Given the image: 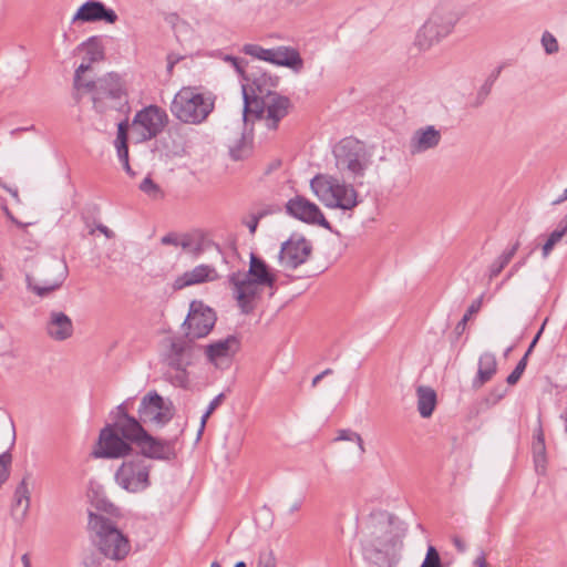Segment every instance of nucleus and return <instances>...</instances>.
<instances>
[{
	"instance_id": "nucleus-12",
	"label": "nucleus",
	"mask_w": 567,
	"mask_h": 567,
	"mask_svg": "<svg viewBox=\"0 0 567 567\" xmlns=\"http://www.w3.org/2000/svg\"><path fill=\"white\" fill-rule=\"evenodd\" d=\"M168 121L166 111L158 105L151 104L140 110L132 121L134 130H141L137 142H147L158 136Z\"/></svg>"
},
{
	"instance_id": "nucleus-60",
	"label": "nucleus",
	"mask_w": 567,
	"mask_h": 567,
	"mask_svg": "<svg viewBox=\"0 0 567 567\" xmlns=\"http://www.w3.org/2000/svg\"><path fill=\"white\" fill-rule=\"evenodd\" d=\"M266 71H262L260 68H254L250 72L246 71V79H241L245 83L248 85V89H250L251 85V79L250 76L259 75L260 73H265Z\"/></svg>"
},
{
	"instance_id": "nucleus-27",
	"label": "nucleus",
	"mask_w": 567,
	"mask_h": 567,
	"mask_svg": "<svg viewBox=\"0 0 567 567\" xmlns=\"http://www.w3.org/2000/svg\"><path fill=\"white\" fill-rule=\"evenodd\" d=\"M533 460L535 470L538 474H545L547 456H546V444H545V435L542 427V424L534 431L533 437Z\"/></svg>"
},
{
	"instance_id": "nucleus-62",
	"label": "nucleus",
	"mask_w": 567,
	"mask_h": 567,
	"mask_svg": "<svg viewBox=\"0 0 567 567\" xmlns=\"http://www.w3.org/2000/svg\"><path fill=\"white\" fill-rule=\"evenodd\" d=\"M210 413H208L207 411L204 412V414L202 415L200 417V426H199V430H198V433H197V440L200 439L204 430H205V426H206V423H207V420L210 417Z\"/></svg>"
},
{
	"instance_id": "nucleus-51",
	"label": "nucleus",
	"mask_w": 567,
	"mask_h": 567,
	"mask_svg": "<svg viewBox=\"0 0 567 567\" xmlns=\"http://www.w3.org/2000/svg\"><path fill=\"white\" fill-rule=\"evenodd\" d=\"M92 63L93 62H90V61H87V63H81L78 66V69L75 70V73H74V87L75 89L80 90L82 74L91 69Z\"/></svg>"
},
{
	"instance_id": "nucleus-23",
	"label": "nucleus",
	"mask_w": 567,
	"mask_h": 567,
	"mask_svg": "<svg viewBox=\"0 0 567 567\" xmlns=\"http://www.w3.org/2000/svg\"><path fill=\"white\" fill-rule=\"evenodd\" d=\"M272 52L275 59L270 60L271 64L289 68L296 73H299L302 70L303 60L297 49L280 45L272 48Z\"/></svg>"
},
{
	"instance_id": "nucleus-44",
	"label": "nucleus",
	"mask_w": 567,
	"mask_h": 567,
	"mask_svg": "<svg viewBox=\"0 0 567 567\" xmlns=\"http://www.w3.org/2000/svg\"><path fill=\"white\" fill-rule=\"evenodd\" d=\"M507 393V388L504 384L495 385L486 396L488 405L497 404Z\"/></svg>"
},
{
	"instance_id": "nucleus-42",
	"label": "nucleus",
	"mask_w": 567,
	"mask_h": 567,
	"mask_svg": "<svg viewBox=\"0 0 567 567\" xmlns=\"http://www.w3.org/2000/svg\"><path fill=\"white\" fill-rule=\"evenodd\" d=\"M337 440L357 442V444L360 449V452L364 453V451H365L361 435L350 429L340 430Z\"/></svg>"
},
{
	"instance_id": "nucleus-36",
	"label": "nucleus",
	"mask_w": 567,
	"mask_h": 567,
	"mask_svg": "<svg viewBox=\"0 0 567 567\" xmlns=\"http://www.w3.org/2000/svg\"><path fill=\"white\" fill-rule=\"evenodd\" d=\"M241 52L268 63L275 59L272 49H265L259 44L247 43L243 47Z\"/></svg>"
},
{
	"instance_id": "nucleus-58",
	"label": "nucleus",
	"mask_w": 567,
	"mask_h": 567,
	"mask_svg": "<svg viewBox=\"0 0 567 567\" xmlns=\"http://www.w3.org/2000/svg\"><path fill=\"white\" fill-rule=\"evenodd\" d=\"M260 221V218L256 215V214H252L250 216V219L248 221H246V226L248 227L249 229V233L250 235H255L256 230H257V227H258V224Z\"/></svg>"
},
{
	"instance_id": "nucleus-46",
	"label": "nucleus",
	"mask_w": 567,
	"mask_h": 567,
	"mask_svg": "<svg viewBox=\"0 0 567 567\" xmlns=\"http://www.w3.org/2000/svg\"><path fill=\"white\" fill-rule=\"evenodd\" d=\"M124 117L117 123V133L115 141H128L130 113H121Z\"/></svg>"
},
{
	"instance_id": "nucleus-54",
	"label": "nucleus",
	"mask_w": 567,
	"mask_h": 567,
	"mask_svg": "<svg viewBox=\"0 0 567 567\" xmlns=\"http://www.w3.org/2000/svg\"><path fill=\"white\" fill-rule=\"evenodd\" d=\"M526 262V259H522L519 261H517L512 268L511 270L507 272V275L505 276V278L503 279V281L496 287V289L498 290L506 281H508L513 276L514 274L523 266L525 265Z\"/></svg>"
},
{
	"instance_id": "nucleus-43",
	"label": "nucleus",
	"mask_w": 567,
	"mask_h": 567,
	"mask_svg": "<svg viewBox=\"0 0 567 567\" xmlns=\"http://www.w3.org/2000/svg\"><path fill=\"white\" fill-rule=\"evenodd\" d=\"M542 45L547 54L557 53L559 50L557 39L548 31H545L542 35Z\"/></svg>"
},
{
	"instance_id": "nucleus-50",
	"label": "nucleus",
	"mask_w": 567,
	"mask_h": 567,
	"mask_svg": "<svg viewBox=\"0 0 567 567\" xmlns=\"http://www.w3.org/2000/svg\"><path fill=\"white\" fill-rule=\"evenodd\" d=\"M508 264L505 262V260H503L501 258V256L495 259L492 265L489 266V270H488V277L489 279H494L495 277H497L502 270L507 266Z\"/></svg>"
},
{
	"instance_id": "nucleus-31",
	"label": "nucleus",
	"mask_w": 567,
	"mask_h": 567,
	"mask_svg": "<svg viewBox=\"0 0 567 567\" xmlns=\"http://www.w3.org/2000/svg\"><path fill=\"white\" fill-rule=\"evenodd\" d=\"M337 177L318 174L310 181L313 194L326 205L328 203Z\"/></svg>"
},
{
	"instance_id": "nucleus-64",
	"label": "nucleus",
	"mask_w": 567,
	"mask_h": 567,
	"mask_svg": "<svg viewBox=\"0 0 567 567\" xmlns=\"http://www.w3.org/2000/svg\"><path fill=\"white\" fill-rule=\"evenodd\" d=\"M203 251H204V246H203V241L202 240L193 243V247L190 249V252L193 254L194 257H198L199 255L203 254Z\"/></svg>"
},
{
	"instance_id": "nucleus-21",
	"label": "nucleus",
	"mask_w": 567,
	"mask_h": 567,
	"mask_svg": "<svg viewBox=\"0 0 567 567\" xmlns=\"http://www.w3.org/2000/svg\"><path fill=\"white\" fill-rule=\"evenodd\" d=\"M442 135L433 125H427L416 130L410 141V151L412 154L424 153L436 147L441 142Z\"/></svg>"
},
{
	"instance_id": "nucleus-30",
	"label": "nucleus",
	"mask_w": 567,
	"mask_h": 567,
	"mask_svg": "<svg viewBox=\"0 0 567 567\" xmlns=\"http://www.w3.org/2000/svg\"><path fill=\"white\" fill-rule=\"evenodd\" d=\"M416 396H417V411L420 415L424 419L430 417L437 404V395L436 392L425 385H420L416 389Z\"/></svg>"
},
{
	"instance_id": "nucleus-22",
	"label": "nucleus",
	"mask_w": 567,
	"mask_h": 567,
	"mask_svg": "<svg viewBox=\"0 0 567 567\" xmlns=\"http://www.w3.org/2000/svg\"><path fill=\"white\" fill-rule=\"evenodd\" d=\"M47 332L54 340H66L73 333V322L64 312L52 311L47 326Z\"/></svg>"
},
{
	"instance_id": "nucleus-28",
	"label": "nucleus",
	"mask_w": 567,
	"mask_h": 567,
	"mask_svg": "<svg viewBox=\"0 0 567 567\" xmlns=\"http://www.w3.org/2000/svg\"><path fill=\"white\" fill-rule=\"evenodd\" d=\"M243 122H245L243 120ZM252 127L248 131V123H244V131L240 138L235 145L229 147V156L234 161H243L248 158L252 153Z\"/></svg>"
},
{
	"instance_id": "nucleus-41",
	"label": "nucleus",
	"mask_w": 567,
	"mask_h": 567,
	"mask_svg": "<svg viewBox=\"0 0 567 567\" xmlns=\"http://www.w3.org/2000/svg\"><path fill=\"white\" fill-rule=\"evenodd\" d=\"M527 362L528 359L526 358V355H523V358L517 362L514 370L506 378V382L508 385H515L519 381L524 371L526 370Z\"/></svg>"
},
{
	"instance_id": "nucleus-13",
	"label": "nucleus",
	"mask_w": 567,
	"mask_h": 567,
	"mask_svg": "<svg viewBox=\"0 0 567 567\" xmlns=\"http://www.w3.org/2000/svg\"><path fill=\"white\" fill-rule=\"evenodd\" d=\"M286 214L308 225H317L332 234H339L327 220L320 207L301 195L290 198L285 205Z\"/></svg>"
},
{
	"instance_id": "nucleus-6",
	"label": "nucleus",
	"mask_w": 567,
	"mask_h": 567,
	"mask_svg": "<svg viewBox=\"0 0 567 567\" xmlns=\"http://www.w3.org/2000/svg\"><path fill=\"white\" fill-rule=\"evenodd\" d=\"M214 101L197 92L195 87L184 86L171 103V113L186 124H200L214 111Z\"/></svg>"
},
{
	"instance_id": "nucleus-35",
	"label": "nucleus",
	"mask_w": 567,
	"mask_h": 567,
	"mask_svg": "<svg viewBox=\"0 0 567 567\" xmlns=\"http://www.w3.org/2000/svg\"><path fill=\"white\" fill-rule=\"evenodd\" d=\"M484 297H485V292H483L478 298H476L475 300L472 301V303L467 308L466 312L464 313L462 319L457 322V324L454 328V332L456 336H461L465 331L466 324H467L468 320L471 319V317L473 315H476L477 312H480L482 305H483Z\"/></svg>"
},
{
	"instance_id": "nucleus-39",
	"label": "nucleus",
	"mask_w": 567,
	"mask_h": 567,
	"mask_svg": "<svg viewBox=\"0 0 567 567\" xmlns=\"http://www.w3.org/2000/svg\"><path fill=\"white\" fill-rule=\"evenodd\" d=\"M140 189L151 198H158L163 196V192L158 184H156L151 176H146L140 184Z\"/></svg>"
},
{
	"instance_id": "nucleus-37",
	"label": "nucleus",
	"mask_w": 567,
	"mask_h": 567,
	"mask_svg": "<svg viewBox=\"0 0 567 567\" xmlns=\"http://www.w3.org/2000/svg\"><path fill=\"white\" fill-rule=\"evenodd\" d=\"M503 66H497L485 80L484 84L480 87L476 96V105H481L485 99L491 93L492 86L494 85L495 81L498 79Z\"/></svg>"
},
{
	"instance_id": "nucleus-20",
	"label": "nucleus",
	"mask_w": 567,
	"mask_h": 567,
	"mask_svg": "<svg viewBox=\"0 0 567 567\" xmlns=\"http://www.w3.org/2000/svg\"><path fill=\"white\" fill-rule=\"evenodd\" d=\"M216 278V269L213 266L202 264L178 276L173 284V288L174 290H181L193 285L213 281Z\"/></svg>"
},
{
	"instance_id": "nucleus-3",
	"label": "nucleus",
	"mask_w": 567,
	"mask_h": 567,
	"mask_svg": "<svg viewBox=\"0 0 567 567\" xmlns=\"http://www.w3.org/2000/svg\"><path fill=\"white\" fill-rule=\"evenodd\" d=\"M228 282L233 286L234 297L241 312L248 315L255 308L258 287L275 289L277 276L261 257L251 252L246 275L241 277L240 271L233 272L228 276Z\"/></svg>"
},
{
	"instance_id": "nucleus-52",
	"label": "nucleus",
	"mask_w": 567,
	"mask_h": 567,
	"mask_svg": "<svg viewBox=\"0 0 567 567\" xmlns=\"http://www.w3.org/2000/svg\"><path fill=\"white\" fill-rule=\"evenodd\" d=\"M281 212V207L278 204H270L261 208L256 213V215L262 219L264 217L272 214H278Z\"/></svg>"
},
{
	"instance_id": "nucleus-18",
	"label": "nucleus",
	"mask_w": 567,
	"mask_h": 567,
	"mask_svg": "<svg viewBox=\"0 0 567 567\" xmlns=\"http://www.w3.org/2000/svg\"><path fill=\"white\" fill-rule=\"evenodd\" d=\"M359 205L358 192L351 184L340 182L338 178L326 206L329 208H340L342 210H352Z\"/></svg>"
},
{
	"instance_id": "nucleus-15",
	"label": "nucleus",
	"mask_w": 567,
	"mask_h": 567,
	"mask_svg": "<svg viewBox=\"0 0 567 567\" xmlns=\"http://www.w3.org/2000/svg\"><path fill=\"white\" fill-rule=\"evenodd\" d=\"M137 420L145 427L147 424H155L163 427L173 419V412L165 405L164 399L156 391L145 394L140 403Z\"/></svg>"
},
{
	"instance_id": "nucleus-32",
	"label": "nucleus",
	"mask_w": 567,
	"mask_h": 567,
	"mask_svg": "<svg viewBox=\"0 0 567 567\" xmlns=\"http://www.w3.org/2000/svg\"><path fill=\"white\" fill-rule=\"evenodd\" d=\"M78 49L85 50V59L93 63L102 61L105 58L104 47L101 38L97 35L90 37L87 40L82 42Z\"/></svg>"
},
{
	"instance_id": "nucleus-45",
	"label": "nucleus",
	"mask_w": 567,
	"mask_h": 567,
	"mask_svg": "<svg viewBox=\"0 0 567 567\" xmlns=\"http://www.w3.org/2000/svg\"><path fill=\"white\" fill-rule=\"evenodd\" d=\"M224 61L229 62L231 64V66L235 69L240 79H246L245 68L248 64L246 60L227 54L225 55Z\"/></svg>"
},
{
	"instance_id": "nucleus-59",
	"label": "nucleus",
	"mask_w": 567,
	"mask_h": 567,
	"mask_svg": "<svg viewBox=\"0 0 567 567\" xmlns=\"http://www.w3.org/2000/svg\"><path fill=\"white\" fill-rule=\"evenodd\" d=\"M543 330H544V324L540 327V329L538 330V332L536 333V336L533 338L532 342L529 343V346H528V348H527V350H526V352H525V354H524V355H526V358H527V359H528V357L532 354V352H533V350H534L535 346L537 344V342H538V340H539V337H540V334H542Z\"/></svg>"
},
{
	"instance_id": "nucleus-33",
	"label": "nucleus",
	"mask_w": 567,
	"mask_h": 567,
	"mask_svg": "<svg viewBox=\"0 0 567 567\" xmlns=\"http://www.w3.org/2000/svg\"><path fill=\"white\" fill-rule=\"evenodd\" d=\"M100 489H101L100 486H97L96 488L91 487L90 492H89V497H91V503L95 507V509L106 513L114 517L121 516L120 508L116 507L105 496L101 495Z\"/></svg>"
},
{
	"instance_id": "nucleus-19",
	"label": "nucleus",
	"mask_w": 567,
	"mask_h": 567,
	"mask_svg": "<svg viewBox=\"0 0 567 567\" xmlns=\"http://www.w3.org/2000/svg\"><path fill=\"white\" fill-rule=\"evenodd\" d=\"M240 347V337L238 334H229L225 339L207 344L205 348V354L210 363L217 364L220 359L233 358L237 352H239Z\"/></svg>"
},
{
	"instance_id": "nucleus-47",
	"label": "nucleus",
	"mask_w": 567,
	"mask_h": 567,
	"mask_svg": "<svg viewBox=\"0 0 567 567\" xmlns=\"http://www.w3.org/2000/svg\"><path fill=\"white\" fill-rule=\"evenodd\" d=\"M257 567H277L274 551L270 549L261 550L258 555Z\"/></svg>"
},
{
	"instance_id": "nucleus-9",
	"label": "nucleus",
	"mask_w": 567,
	"mask_h": 567,
	"mask_svg": "<svg viewBox=\"0 0 567 567\" xmlns=\"http://www.w3.org/2000/svg\"><path fill=\"white\" fill-rule=\"evenodd\" d=\"M336 166L347 171L354 179L362 178L370 164V156L363 142L354 137L342 138L333 148Z\"/></svg>"
},
{
	"instance_id": "nucleus-49",
	"label": "nucleus",
	"mask_w": 567,
	"mask_h": 567,
	"mask_svg": "<svg viewBox=\"0 0 567 567\" xmlns=\"http://www.w3.org/2000/svg\"><path fill=\"white\" fill-rule=\"evenodd\" d=\"M196 339H189L186 337V334L182 336V337H178L176 339H174L173 341H184L188 348V351L185 352V359H189V361L192 362L193 358H194V353L196 350H199L200 347L199 346H196L194 343Z\"/></svg>"
},
{
	"instance_id": "nucleus-63",
	"label": "nucleus",
	"mask_w": 567,
	"mask_h": 567,
	"mask_svg": "<svg viewBox=\"0 0 567 567\" xmlns=\"http://www.w3.org/2000/svg\"><path fill=\"white\" fill-rule=\"evenodd\" d=\"M452 542L460 553H464L466 550V544L461 537L453 536Z\"/></svg>"
},
{
	"instance_id": "nucleus-14",
	"label": "nucleus",
	"mask_w": 567,
	"mask_h": 567,
	"mask_svg": "<svg viewBox=\"0 0 567 567\" xmlns=\"http://www.w3.org/2000/svg\"><path fill=\"white\" fill-rule=\"evenodd\" d=\"M312 250L313 246L310 240L306 239L301 234L292 233L290 237L281 244L278 259L285 268L295 270L307 262Z\"/></svg>"
},
{
	"instance_id": "nucleus-48",
	"label": "nucleus",
	"mask_w": 567,
	"mask_h": 567,
	"mask_svg": "<svg viewBox=\"0 0 567 567\" xmlns=\"http://www.w3.org/2000/svg\"><path fill=\"white\" fill-rule=\"evenodd\" d=\"M117 157L121 163L130 161L128 141H114Z\"/></svg>"
},
{
	"instance_id": "nucleus-2",
	"label": "nucleus",
	"mask_w": 567,
	"mask_h": 567,
	"mask_svg": "<svg viewBox=\"0 0 567 567\" xmlns=\"http://www.w3.org/2000/svg\"><path fill=\"white\" fill-rule=\"evenodd\" d=\"M161 442L163 447H158L152 456L142 452L143 449H147L146 445H134L133 451L123 457L124 461L114 474V481L122 489L137 494L151 486L152 464L146 460L171 462L176 458V439L161 437Z\"/></svg>"
},
{
	"instance_id": "nucleus-26",
	"label": "nucleus",
	"mask_w": 567,
	"mask_h": 567,
	"mask_svg": "<svg viewBox=\"0 0 567 567\" xmlns=\"http://www.w3.org/2000/svg\"><path fill=\"white\" fill-rule=\"evenodd\" d=\"M54 266L59 268V275L53 280H44L42 285H32L31 277L27 276L29 288L38 296L45 297L50 292L59 289L68 276V266L64 261H54Z\"/></svg>"
},
{
	"instance_id": "nucleus-16",
	"label": "nucleus",
	"mask_w": 567,
	"mask_h": 567,
	"mask_svg": "<svg viewBox=\"0 0 567 567\" xmlns=\"http://www.w3.org/2000/svg\"><path fill=\"white\" fill-rule=\"evenodd\" d=\"M293 107L290 99L276 91H267L264 104V113L267 112L269 130H277L279 123L285 118Z\"/></svg>"
},
{
	"instance_id": "nucleus-7",
	"label": "nucleus",
	"mask_w": 567,
	"mask_h": 567,
	"mask_svg": "<svg viewBox=\"0 0 567 567\" xmlns=\"http://www.w3.org/2000/svg\"><path fill=\"white\" fill-rule=\"evenodd\" d=\"M100 90L92 96L93 109L104 114L107 111L117 113H131L128 93L122 76L115 72H110L99 78Z\"/></svg>"
},
{
	"instance_id": "nucleus-38",
	"label": "nucleus",
	"mask_w": 567,
	"mask_h": 567,
	"mask_svg": "<svg viewBox=\"0 0 567 567\" xmlns=\"http://www.w3.org/2000/svg\"><path fill=\"white\" fill-rule=\"evenodd\" d=\"M567 234L566 227L564 228L558 224V227L551 231L547 238V240L544 243L542 247V254L544 258H547L556 244H558L561 238Z\"/></svg>"
},
{
	"instance_id": "nucleus-17",
	"label": "nucleus",
	"mask_w": 567,
	"mask_h": 567,
	"mask_svg": "<svg viewBox=\"0 0 567 567\" xmlns=\"http://www.w3.org/2000/svg\"><path fill=\"white\" fill-rule=\"evenodd\" d=\"M118 17L116 12L107 8L100 0H87L83 4L79 7L75 14L73 16L72 21H81V22H97L104 21L106 23L113 24L117 21Z\"/></svg>"
},
{
	"instance_id": "nucleus-29",
	"label": "nucleus",
	"mask_w": 567,
	"mask_h": 567,
	"mask_svg": "<svg viewBox=\"0 0 567 567\" xmlns=\"http://www.w3.org/2000/svg\"><path fill=\"white\" fill-rule=\"evenodd\" d=\"M186 351H188V348L184 341L171 342L168 365L184 373L181 378V382L186 380V368L190 365L189 359H185Z\"/></svg>"
},
{
	"instance_id": "nucleus-1",
	"label": "nucleus",
	"mask_w": 567,
	"mask_h": 567,
	"mask_svg": "<svg viewBox=\"0 0 567 567\" xmlns=\"http://www.w3.org/2000/svg\"><path fill=\"white\" fill-rule=\"evenodd\" d=\"M133 398L123 401L110 412L111 422L101 429L97 442L91 453L94 458L118 460L133 451L134 445H146L143 453L155 454L163 447L161 437L151 434L141 421L130 414Z\"/></svg>"
},
{
	"instance_id": "nucleus-34",
	"label": "nucleus",
	"mask_w": 567,
	"mask_h": 567,
	"mask_svg": "<svg viewBox=\"0 0 567 567\" xmlns=\"http://www.w3.org/2000/svg\"><path fill=\"white\" fill-rule=\"evenodd\" d=\"M11 429H12V440L10 447L0 454V488L2 485L9 480L10 473H11V465H12V454L11 449L14 446L16 443V427L12 420H10Z\"/></svg>"
},
{
	"instance_id": "nucleus-61",
	"label": "nucleus",
	"mask_w": 567,
	"mask_h": 567,
	"mask_svg": "<svg viewBox=\"0 0 567 567\" xmlns=\"http://www.w3.org/2000/svg\"><path fill=\"white\" fill-rule=\"evenodd\" d=\"M193 238L190 235H183L182 239H179V246L184 249V250H188L190 251L192 247H193Z\"/></svg>"
},
{
	"instance_id": "nucleus-10",
	"label": "nucleus",
	"mask_w": 567,
	"mask_h": 567,
	"mask_svg": "<svg viewBox=\"0 0 567 567\" xmlns=\"http://www.w3.org/2000/svg\"><path fill=\"white\" fill-rule=\"evenodd\" d=\"M458 13L447 7H439L434 10L427 21L419 30L415 44L420 50H427L442 38L449 35L457 21Z\"/></svg>"
},
{
	"instance_id": "nucleus-4",
	"label": "nucleus",
	"mask_w": 567,
	"mask_h": 567,
	"mask_svg": "<svg viewBox=\"0 0 567 567\" xmlns=\"http://www.w3.org/2000/svg\"><path fill=\"white\" fill-rule=\"evenodd\" d=\"M87 528L99 551L112 560L124 559L131 550L128 538L107 517L89 511Z\"/></svg>"
},
{
	"instance_id": "nucleus-8",
	"label": "nucleus",
	"mask_w": 567,
	"mask_h": 567,
	"mask_svg": "<svg viewBox=\"0 0 567 567\" xmlns=\"http://www.w3.org/2000/svg\"><path fill=\"white\" fill-rule=\"evenodd\" d=\"M251 85L248 89L247 84L241 85V94L244 101L243 118L245 123L249 122L250 117L255 120L264 118V104L267 91H274L280 83L278 75L268 72L260 73L256 76H250Z\"/></svg>"
},
{
	"instance_id": "nucleus-53",
	"label": "nucleus",
	"mask_w": 567,
	"mask_h": 567,
	"mask_svg": "<svg viewBox=\"0 0 567 567\" xmlns=\"http://www.w3.org/2000/svg\"><path fill=\"white\" fill-rule=\"evenodd\" d=\"M80 89H85L86 91L91 92L92 96L96 95V93L100 90L99 79L92 80V81H87V82H83L81 80Z\"/></svg>"
},
{
	"instance_id": "nucleus-40",
	"label": "nucleus",
	"mask_w": 567,
	"mask_h": 567,
	"mask_svg": "<svg viewBox=\"0 0 567 567\" xmlns=\"http://www.w3.org/2000/svg\"><path fill=\"white\" fill-rule=\"evenodd\" d=\"M421 567H443L440 553L434 546H427L425 558L423 559Z\"/></svg>"
},
{
	"instance_id": "nucleus-24",
	"label": "nucleus",
	"mask_w": 567,
	"mask_h": 567,
	"mask_svg": "<svg viewBox=\"0 0 567 567\" xmlns=\"http://www.w3.org/2000/svg\"><path fill=\"white\" fill-rule=\"evenodd\" d=\"M497 372V360L494 353L484 352L478 359L477 374L472 381L473 389H480Z\"/></svg>"
},
{
	"instance_id": "nucleus-11",
	"label": "nucleus",
	"mask_w": 567,
	"mask_h": 567,
	"mask_svg": "<svg viewBox=\"0 0 567 567\" xmlns=\"http://www.w3.org/2000/svg\"><path fill=\"white\" fill-rule=\"evenodd\" d=\"M217 320L216 311L202 300L189 303L188 313L182 324L187 338L200 339L209 334Z\"/></svg>"
},
{
	"instance_id": "nucleus-25",
	"label": "nucleus",
	"mask_w": 567,
	"mask_h": 567,
	"mask_svg": "<svg viewBox=\"0 0 567 567\" xmlns=\"http://www.w3.org/2000/svg\"><path fill=\"white\" fill-rule=\"evenodd\" d=\"M30 508V491L27 483V477L18 484L14 491V501L12 504L11 513L18 523H22Z\"/></svg>"
},
{
	"instance_id": "nucleus-5",
	"label": "nucleus",
	"mask_w": 567,
	"mask_h": 567,
	"mask_svg": "<svg viewBox=\"0 0 567 567\" xmlns=\"http://www.w3.org/2000/svg\"><path fill=\"white\" fill-rule=\"evenodd\" d=\"M395 516L388 512H380L372 515L371 539L364 540L362 555L365 561L377 567H395L399 559L393 550L384 548L388 540L385 534L391 533V526Z\"/></svg>"
},
{
	"instance_id": "nucleus-56",
	"label": "nucleus",
	"mask_w": 567,
	"mask_h": 567,
	"mask_svg": "<svg viewBox=\"0 0 567 567\" xmlns=\"http://www.w3.org/2000/svg\"><path fill=\"white\" fill-rule=\"evenodd\" d=\"M161 243L163 245L179 246V237L176 233H167L162 237Z\"/></svg>"
},
{
	"instance_id": "nucleus-55",
	"label": "nucleus",
	"mask_w": 567,
	"mask_h": 567,
	"mask_svg": "<svg viewBox=\"0 0 567 567\" xmlns=\"http://www.w3.org/2000/svg\"><path fill=\"white\" fill-rule=\"evenodd\" d=\"M225 400V394L224 393H219L218 395H216L208 404L206 411L210 414H213L215 412V410L224 402Z\"/></svg>"
},
{
	"instance_id": "nucleus-57",
	"label": "nucleus",
	"mask_w": 567,
	"mask_h": 567,
	"mask_svg": "<svg viewBox=\"0 0 567 567\" xmlns=\"http://www.w3.org/2000/svg\"><path fill=\"white\" fill-rule=\"evenodd\" d=\"M519 241H516L509 249L505 250L502 255H501V258L503 260H505V262L509 264V261L512 260V258L514 257V255L516 254V251L518 250L519 248Z\"/></svg>"
}]
</instances>
